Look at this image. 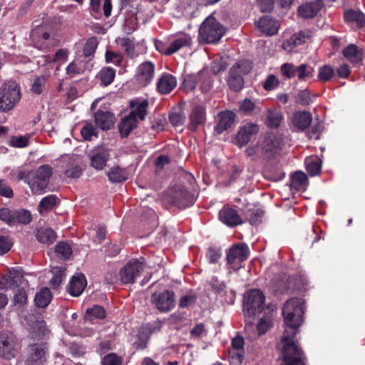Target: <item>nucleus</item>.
<instances>
[{
    "mask_svg": "<svg viewBox=\"0 0 365 365\" xmlns=\"http://www.w3.org/2000/svg\"><path fill=\"white\" fill-rule=\"evenodd\" d=\"M219 122L215 126V130L220 134L230 128L235 122V114L232 111H222L218 114Z\"/></svg>",
    "mask_w": 365,
    "mask_h": 365,
    "instance_id": "a878e982",
    "label": "nucleus"
},
{
    "mask_svg": "<svg viewBox=\"0 0 365 365\" xmlns=\"http://www.w3.org/2000/svg\"><path fill=\"white\" fill-rule=\"evenodd\" d=\"M272 282L277 290L282 292L290 287L291 278L287 277L285 273H280L274 277Z\"/></svg>",
    "mask_w": 365,
    "mask_h": 365,
    "instance_id": "e433bc0d",
    "label": "nucleus"
},
{
    "mask_svg": "<svg viewBox=\"0 0 365 365\" xmlns=\"http://www.w3.org/2000/svg\"><path fill=\"white\" fill-rule=\"evenodd\" d=\"M173 203L179 207H186L192 203L191 195L184 186L178 185L173 193Z\"/></svg>",
    "mask_w": 365,
    "mask_h": 365,
    "instance_id": "393cba45",
    "label": "nucleus"
},
{
    "mask_svg": "<svg viewBox=\"0 0 365 365\" xmlns=\"http://www.w3.org/2000/svg\"><path fill=\"white\" fill-rule=\"evenodd\" d=\"M152 301L160 311L169 312L175 307V294L170 291L155 293Z\"/></svg>",
    "mask_w": 365,
    "mask_h": 365,
    "instance_id": "f8f14e48",
    "label": "nucleus"
},
{
    "mask_svg": "<svg viewBox=\"0 0 365 365\" xmlns=\"http://www.w3.org/2000/svg\"><path fill=\"white\" fill-rule=\"evenodd\" d=\"M258 143L263 159H269L273 157L280 146L279 138L273 133H267Z\"/></svg>",
    "mask_w": 365,
    "mask_h": 365,
    "instance_id": "1a4fd4ad",
    "label": "nucleus"
},
{
    "mask_svg": "<svg viewBox=\"0 0 365 365\" xmlns=\"http://www.w3.org/2000/svg\"><path fill=\"white\" fill-rule=\"evenodd\" d=\"M312 120V114L307 111H296L291 118L292 126L299 130L306 129L311 124Z\"/></svg>",
    "mask_w": 365,
    "mask_h": 365,
    "instance_id": "a211bd4d",
    "label": "nucleus"
},
{
    "mask_svg": "<svg viewBox=\"0 0 365 365\" xmlns=\"http://www.w3.org/2000/svg\"><path fill=\"white\" fill-rule=\"evenodd\" d=\"M83 139L90 140L93 135H96V128L91 124L86 123L83 126L81 130Z\"/></svg>",
    "mask_w": 365,
    "mask_h": 365,
    "instance_id": "680f3d73",
    "label": "nucleus"
},
{
    "mask_svg": "<svg viewBox=\"0 0 365 365\" xmlns=\"http://www.w3.org/2000/svg\"><path fill=\"white\" fill-rule=\"evenodd\" d=\"M307 177L305 173L301 171L295 172L292 177L291 186L296 189L299 190L307 183Z\"/></svg>",
    "mask_w": 365,
    "mask_h": 365,
    "instance_id": "49530a36",
    "label": "nucleus"
},
{
    "mask_svg": "<svg viewBox=\"0 0 365 365\" xmlns=\"http://www.w3.org/2000/svg\"><path fill=\"white\" fill-rule=\"evenodd\" d=\"M115 76V71L110 67H104L98 73V76L104 86L110 85Z\"/></svg>",
    "mask_w": 365,
    "mask_h": 365,
    "instance_id": "ea45409f",
    "label": "nucleus"
},
{
    "mask_svg": "<svg viewBox=\"0 0 365 365\" xmlns=\"http://www.w3.org/2000/svg\"><path fill=\"white\" fill-rule=\"evenodd\" d=\"M48 349L44 343L32 344L28 347L27 365H43L46 361Z\"/></svg>",
    "mask_w": 365,
    "mask_h": 365,
    "instance_id": "6e6552de",
    "label": "nucleus"
},
{
    "mask_svg": "<svg viewBox=\"0 0 365 365\" xmlns=\"http://www.w3.org/2000/svg\"><path fill=\"white\" fill-rule=\"evenodd\" d=\"M185 119V115L180 113H173L169 115V120L174 127L182 125Z\"/></svg>",
    "mask_w": 365,
    "mask_h": 365,
    "instance_id": "0e129e2a",
    "label": "nucleus"
},
{
    "mask_svg": "<svg viewBox=\"0 0 365 365\" xmlns=\"http://www.w3.org/2000/svg\"><path fill=\"white\" fill-rule=\"evenodd\" d=\"M307 171L308 173L314 176L318 175L321 171V163L317 158H308L305 160Z\"/></svg>",
    "mask_w": 365,
    "mask_h": 365,
    "instance_id": "37998d69",
    "label": "nucleus"
},
{
    "mask_svg": "<svg viewBox=\"0 0 365 365\" xmlns=\"http://www.w3.org/2000/svg\"><path fill=\"white\" fill-rule=\"evenodd\" d=\"M205 120V109L202 106H195L190 115V129L195 130Z\"/></svg>",
    "mask_w": 365,
    "mask_h": 365,
    "instance_id": "bb28decb",
    "label": "nucleus"
},
{
    "mask_svg": "<svg viewBox=\"0 0 365 365\" xmlns=\"http://www.w3.org/2000/svg\"><path fill=\"white\" fill-rule=\"evenodd\" d=\"M282 119V114L279 110L270 108L267 111L266 124L270 128H276L279 126Z\"/></svg>",
    "mask_w": 365,
    "mask_h": 365,
    "instance_id": "473e14b6",
    "label": "nucleus"
},
{
    "mask_svg": "<svg viewBox=\"0 0 365 365\" xmlns=\"http://www.w3.org/2000/svg\"><path fill=\"white\" fill-rule=\"evenodd\" d=\"M21 98V88L14 81H9L0 86V110L8 112L14 109Z\"/></svg>",
    "mask_w": 365,
    "mask_h": 365,
    "instance_id": "7ed1b4c3",
    "label": "nucleus"
},
{
    "mask_svg": "<svg viewBox=\"0 0 365 365\" xmlns=\"http://www.w3.org/2000/svg\"><path fill=\"white\" fill-rule=\"evenodd\" d=\"M245 340L241 336H235L231 343V348L229 350V353L232 360L235 362L241 364L243 361L245 356Z\"/></svg>",
    "mask_w": 365,
    "mask_h": 365,
    "instance_id": "dca6fc26",
    "label": "nucleus"
},
{
    "mask_svg": "<svg viewBox=\"0 0 365 365\" xmlns=\"http://www.w3.org/2000/svg\"><path fill=\"white\" fill-rule=\"evenodd\" d=\"M46 328L41 322H37L29 330V337L34 340H39L45 335Z\"/></svg>",
    "mask_w": 365,
    "mask_h": 365,
    "instance_id": "8fccbe9b",
    "label": "nucleus"
},
{
    "mask_svg": "<svg viewBox=\"0 0 365 365\" xmlns=\"http://www.w3.org/2000/svg\"><path fill=\"white\" fill-rule=\"evenodd\" d=\"M313 68L307 64H301L295 67L294 77L297 76L299 80H304L306 78L312 76Z\"/></svg>",
    "mask_w": 365,
    "mask_h": 365,
    "instance_id": "3c124183",
    "label": "nucleus"
},
{
    "mask_svg": "<svg viewBox=\"0 0 365 365\" xmlns=\"http://www.w3.org/2000/svg\"><path fill=\"white\" fill-rule=\"evenodd\" d=\"M155 65L151 61L140 63L136 70V79L141 86H146L153 80L155 75Z\"/></svg>",
    "mask_w": 365,
    "mask_h": 365,
    "instance_id": "9b49d317",
    "label": "nucleus"
},
{
    "mask_svg": "<svg viewBox=\"0 0 365 365\" xmlns=\"http://www.w3.org/2000/svg\"><path fill=\"white\" fill-rule=\"evenodd\" d=\"M83 71V68L81 66V63L77 61H73L70 63L66 68V74L71 78L82 73Z\"/></svg>",
    "mask_w": 365,
    "mask_h": 365,
    "instance_id": "864d4df0",
    "label": "nucleus"
},
{
    "mask_svg": "<svg viewBox=\"0 0 365 365\" xmlns=\"http://www.w3.org/2000/svg\"><path fill=\"white\" fill-rule=\"evenodd\" d=\"M225 28L217 21L210 16L203 21L199 29V41L205 43H217L223 36Z\"/></svg>",
    "mask_w": 365,
    "mask_h": 365,
    "instance_id": "20e7f679",
    "label": "nucleus"
},
{
    "mask_svg": "<svg viewBox=\"0 0 365 365\" xmlns=\"http://www.w3.org/2000/svg\"><path fill=\"white\" fill-rule=\"evenodd\" d=\"M274 0H257V4L262 12L271 11L274 8Z\"/></svg>",
    "mask_w": 365,
    "mask_h": 365,
    "instance_id": "338daca9",
    "label": "nucleus"
},
{
    "mask_svg": "<svg viewBox=\"0 0 365 365\" xmlns=\"http://www.w3.org/2000/svg\"><path fill=\"white\" fill-rule=\"evenodd\" d=\"M304 309V301L300 298H292L284 305V331L277 345L282 351L283 365H304L302 351L294 340L302 324Z\"/></svg>",
    "mask_w": 365,
    "mask_h": 365,
    "instance_id": "f257e3e1",
    "label": "nucleus"
},
{
    "mask_svg": "<svg viewBox=\"0 0 365 365\" xmlns=\"http://www.w3.org/2000/svg\"><path fill=\"white\" fill-rule=\"evenodd\" d=\"M202 78V75L200 73L187 75L183 81V87L185 91H190L195 89Z\"/></svg>",
    "mask_w": 365,
    "mask_h": 365,
    "instance_id": "a19ab883",
    "label": "nucleus"
},
{
    "mask_svg": "<svg viewBox=\"0 0 365 365\" xmlns=\"http://www.w3.org/2000/svg\"><path fill=\"white\" fill-rule=\"evenodd\" d=\"M197 300V297L195 294H188L181 297L179 302V306L181 308H188L193 305Z\"/></svg>",
    "mask_w": 365,
    "mask_h": 365,
    "instance_id": "bf43d9fd",
    "label": "nucleus"
},
{
    "mask_svg": "<svg viewBox=\"0 0 365 365\" xmlns=\"http://www.w3.org/2000/svg\"><path fill=\"white\" fill-rule=\"evenodd\" d=\"M344 56L351 63H358L363 59L361 51L355 44H349L343 51Z\"/></svg>",
    "mask_w": 365,
    "mask_h": 365,
    "instance_id": "7c9ffc66",
    "label": "nucleus"
},
{
    "mask_svg": "<svg viewBox=\"0 0 365 365\" xmlns=\"http://www.w3.org/2000/svg\"><path fill=\"white\" fill-rule=\"evenodd\" d=\"M23 281V275L20 270L12 269L7 275L2 277L0 281L1 289H9L14 286L21 284Z\"/></svg>",
    "mask_w": 365,
    "mask_h": 365,
    "instance_id": "6ab92c4d",
    "label": "nucleus"
},
{
    "mask_svg": "<svg viewBox=\"0 0 365 365\" xmlns=\"http://www.w3.org/2000/svg\"><path fill=\"white\" fill-rule=\"evenodd\" d=\"M66 269L63 267H56L52 269L53 277L50 280V285L54 289L59 286L65 276Z\"/></svg>",
    "mask_w": 365,
    "mask_h": 365,
    "instance_id": "79ce46f5",
    "label": "nucleus"
},
{
    "mask_svg": "<svg viewBox=\"0 0 365 365\" xmlns=\"http://www.w3.org/2000/svg\"><path fill=\"white\" fill-rule=\"evenodd\" d=\"M148 101L146 99L135 98L130 101V107L131 111L129 113L130 116L140 120H144L148 114Z\"/></svg>",
    "mask_w": 365,
    "mask_h": 365,
    "instance_id": "2eb2a0df",
    "label": "nucleus"
},
{
    "mask_svg": "<svg viewBox=\"0 0 365 365\" xmlns=\"http://www.w3.org/2000/svg\"><path fill=\"white\" fill-rule=\"evenodd\" d=\"M240 110L245 114H250L255 108V103L250 99L245 98L239 103Z\"/></svg>",
    "mask_w": 365,
    "mask_h": 365,
    "instance_id": "4d7b16f0",
    "label": "nucleus"
},
{
    "mask_svg": "<svg viewBox=\"0 0 365 365\" xmlns=\"http://www.w3.org/2000/svg\"><path fill=\"white\" fill-rule=\"evenodd\" d=\"M177 86L176 78L169 73H163L158 79L157 89L161 94L170 93Z\"/></svg>",
    "mask_w": 365,
    "mask_h": 365,
    "instance_id": "5701e85b",
    "label": "nucleus"
},
{
    "mask_svg": "<svg viewBox=\"0 0 365 365\" xmlns=\"http://www.w3.org/2000/svg\"><path fill=\"white\" fill-rule=\"evenodd\" d=\"M98 45V41L96 37L93 36L88 38L83 47V56L85 57H90L93 56L96 52Z\"/></svg>",
    "mask_w": 365,
    "mask_h": 365,
    "instance_id": "de8ad7c7",
    "label": "nucleus"
},
{
    "mask_svg": "<svg viewBox=\"0 0 365 365\" xmlns=\"http://www.w3.org/2000/svg\"><path fill=\"white\" fill-rule=\"evenodd\" d=\"M48 88V77L41 75L35 77L31 84L30 91L35 95H41Z\"/></svg>",
    "mask_w": 365,
    "mask_h": 365,
    "instance_id": "c756f323",
    "label": "nucleus"
},
{
    "mask_svg": "<svg viewBox=\"0 0 365 365\" xmlns=\"http://www.w3.org/2000/svg\"><path fill=\"white\" fill-rule=\"evenodd\" d=\"M334 68L329 65H324L319 68L317 78L320 81H329L334 75Z\"/></svg>",
    "mask_w": 365,
    "mask_h": 365,
    "instance_id": "a18cd8bd",
    "label": "nucleus"
},
{
    "mask_svg": "<svg viewBox=\"0 0 365 365\" xmlns=\"http://www.w3.org/2000/svg\"><path fill=\"white\" fill-rule=\"evenodd\" d=\"M259 131L258 125L255 123H249L242 126L236 137L237 145L243 146L251 139V137Z\"/></svg>",
    "mask_w": 365,
    "mask_h": 365,
    "instance_id": "f3484780",
    "label": "nucleus"
},
{
    "mask_svg": "<svg viewBox=\"0 0 365 365\" xmlns=\"http://www.w3.org/2000/svg\"><path fill=\"white\" fill-rule=\"evenodd\" d=\"M56 237L55 232L51 228L39 229L36 232V238L41 243H52Z\"/></svg>",
    "mask_w": 365,
    "mask_h": 365,
    "instance_id": "4c0bfd02",
    "label": "nucleus"
},
{
    "mask_svg": "<svg viewBox=\"0 0 365 365\" xmlns=\"http://www.w3.org/2000/svg\"><path fill=\"white\" fill-rule=\"evenodd\" d=\"M31 37L32 41L35 43V46L38 48H43L45 45L43 43L38 44V42L36 41L38 37H41L43 40H47L50 37V34L47 32L42 33L39 29L32 31L31 34Z\"/></svg>",
    "mask_w": 365,
    "mask_h": 365,
    "instance_id": "6e6d98bb",
    "label": "nucleus"
},
{
    "mask_svg": "<svg viewBox=\"0 0 365 365\" xmlns=\"http://www.w3.org/2000/svg\"><path fill=\"white\" fill-rule=\"evenodd\" d=\"M138 120L136 118L130 116L128 114L121 119L118 124V129L122 137H127L130 132L137 127Z\"/></svg>",
    "mask_w": 365,
    "mask_h": 365,
    "instance_id": "cd10ccee",
    "label": "nucleus"
},
{
    "mask_svg": "<svg viewBox=\"0 0 365 365\" xmlns=\"http://www.w3.org/2000/svg\"><path fill=\"white\" fill-rule=\"evenodd\" d=\"M86 285L87 281L84 274L76 273L71 277L66 289L71 296L79 297L84 291Z\"/></svg>",
    "mask_w": 365,
    "mask_h": 365,
    "instance_id": "4468645a",
    "label": "nucleus"
},
{
    "mask_svg": "<svg viewBox=\"0 0 365 365\" xmlns=\"http://www.w3.org/2000/svg\"><path fill=\"white\" fill-rule=\"evenodd\" d=\"M95 123L97 127L106 130L112 128L114 123V116L108 111L98 110L94 114Z\"/></svg>",
    "mask_w": 365,
    "mask_h": 365,
    "instance_id": "b1692460",
    "label": "nucleus"
},
{
    "mask_svg": "<svg viewBox=\"0 0 365 365\" xmlns=\"http://www.w3.org/2000/svg\"><path fill=\"white\" fill-rule=\"evenodd\" d=\"M310 37L311 32L309 31H300L290 38L289 43L294 46H298L306 43Z\"/></svg>",
    "mask_w": 365,
    "mask_h": 365,
    "instance_id": "c03bdc74",
    "label": "nucleus"
},
{
    "mask_svg": "<svg viewBox=\"0 0 365 365\" xmlns=\"http://www.w3.org/2000/svg\"><path fill=\"white\" fill-rule=\"evenodd\" d=\"M52 294L50 289L47 287L42 288L35 297V304L39 307H46L50 303Z\"/></svg>",
    "mask_w": 365,
    "mask_h": 365,
    "instance_id": "72a5a7b5",
    "label": "nucleus"
},
{
    "mask_svg": "<svg viewBox=\"0 0 365 365\" xmlns=\"http://www.w3.org/2000/svg\"><path fill=\"white\" fill-rule=\"evenodd\" d=\"M264 301L265 297L259 289H252L245 292L243 302V311L245 316L251 317L265 310ZM274 305H268L266 308L267 314L274 312Z\"/></svg>",
    "mask_w": 365,
    "mask_h": 365,
    "instance_id": "f03ea898",
    "label": "nucleus"
},
{
    "mask_svg": "<svg viewBox=\"0 0 365 365\" xmlns=\"http://www.w3.org/2000/svg\"><path fill=\"white\" fill-rule=\"evenodd\" d=\"M58 197L55 195H49L41 199L38 206L40 213L51 210L57 203Z\"/></svg>",
    "mask_w": 365,
    "mask_h": 365,
    "instance_id": "58836bf2",
    "label": "nucleus"
},
{
    "mask_svg": "<svg viewBox=\"0 0 365 365\" xmlns=\"http://www.w3.org/2000/svg\"><path fill=\"white\" fill-rule=\"evenodd\" d=\"M15 354L14 336L9 332H1L0 355L6 359H11L15 356Z\"/></svg>",
    "mask_w": 365,
    "mask_h": 365,
    "instance_id": "ddd939ff",
    "label": "nucleus"
},
{
    "mask_svg": "<svg viewBox=\"0 0 365 365\" xmlns=\"http://www.w3.org/2000/svg\"><path fill=\"white\" fill-rule=\"evenodd\" d=\"M106 230L105 227L101 225L96 228L91 229L87 235L93 238L95 243H100L106 237Z\"/></svg>",
    "mask_w": 365,
    "mask_h": 365,
    "instance_id": "09e8293b",
    "label": "nucleus"
},
{
    "mask_svg": "<svg viewBox=\"0 0 365 365\" xmlns=\"http://www.w3.org/2000/svg\"><path fill=\"white\" fill-rule=\"evenodd\" d=\"M105 58L106 63H113L116 66H120L123 61V55L120 53L108 50L106 52Z\"/></svg>",
    "mask_w": 365,
    "mask_h": 365,
    "instance_id": "5fc2aeb1",
    "label": "nucleus"
},
{
    "mask_svg": "<svg viewBox=\"0 0 365 365\" xmlns=\"http://www.w3.org/2000/svg\"><path fill=\"white\" fill-rule=\"evenodd\" d=\"M89 158L91 166L97 170H101L110 160V150L105 146L96 147L91 150Z\"/></svg>",
    "mask_w": 365,
    "mask_h": 365,
    "instance_id": "9d476101",
    "label": "nucleus"
},
{
    "mask_svg": "<svg viewBox=\"0 0 365 365\" xmlns=\"http://www.w3.org/2000/svg\"><path fill=\"white\" fill-rule=\"evenodd\" d=\"M106 317L104 308L99 305H95L86 310V317L92 320L93 318L103 319Z\"/></svg>",
    "mask_w": 365,
    "mask_h": 365,
    "instance_id": "603ef678",
    "label": "nucleus"
},
{
    "mask_svg": "<svg viewBox=\"0 0 365 365\" xmlns=\"http://www.w3.org/2000/svg\"><path fill=\"white\" fill-rule=\"evenodd\" d=\"M324 6L322 0H317L306 3L300 6L298 9L299 15L304 19H311L314 17Z\"/></svg>",
    "mask_w": 365,
    "mask_h": 365,
    "instance_id": "412c9836",
    "label": "nucleus"
},
{
    "mask_svg": "<svg viewBox=\"0 0 365 365\" xmlns=\"http://www.w3.org/2000/svg\"><path fill=\"white\" fill-rule=\"evenodd\" d=\"M27 302V294L24 289H17L14 293L13 304L23 305Z\"/></svg>",
    "mask_w": 365,
    "mask_h": 365,
    "instance_id": "052dcab7",
    "label": "nucleus"
},
{
    "mask_svg": "<svg viewBox=\"0 0 365 365\" xmlns=\"http://www.w3.org/2000/svg\"><path fill=\"white\" fill-rule=\"evenodd\" d=\"M252 69L251 64L247 61H240L233 65L229 71L227 84L234 91H240L244 87L243 76L247 74Z\"/></svg>",
    "mask_w": 365,
    "mask_h": 365,
    "instance_id": "423d86ee",
    "label": "nucleus"
},
{
    "mask_svg": "<svg viewBox=\"0 0 365 365\" xmlns=\"http://www.w3.org/2000/svg\"><path fill=\"white\" fill-rule=\"evenodd\" d=\"M227 66V63L223 58H220V60L215 61L212 63L211 71L214 74H217L220 72L225 71Z\"/></svg>",
    "mask_w": 365,
    "mask_h": 365,
    "instance_id": "69168bd1",
    "label": "nucleus"
},
{
    "mask_svg": "<svg viewBox=\"0 0 365 365\" xmlns=\"http://www.w3.org/2000/svg\"><path fill=\"white\" fill-rule=\"evenodd\" d=\"M121 359L115 354H109L102 359L103 365H121Z\"/></svg>",
    "mask_w": 365,
    "mask_h": 365,
    "instance_id": "e2e57ef3",
    "label": "nucleus"
},
{
    "mask_svg": "<svg viewBox=\"0 0 365 365\" xmlns=\"http://www.w3.org/2000/svg\"><path fill=\"white\" fill-rule=\"evenodd\" d=\"M52 174V168L48 165H41L37 170L28 173L27 183L33 194H43L48 185Z\"/></svg>",
    "mask_w": 365,
    "mask_h": 365,
    "instance_id": "39448f33",
    "label": "nucleus"
},
{
    "mask_svg": "<svg viewBox=\"0 0 365 365\" xmlns=\"http://www.w3.org/2000/svg\"><path fill=\"white\" fill-rule=\"evenodd\" d=\"M191 43V37L186 34H182L174 39L170 46H168V50L167 51V55H171L180 48L189 46Z\"/></svg>",
    "mask_w": 365,
    "mask_h": 365,
    "instance_id": "c85d7f7f",
    "label": "nucleus"
},
{
    "mask_svg": "<svg viewBox=\"0 0 365 365\" xmlns=\"http://www.w3.org/2000/svg\"><path fill=\"white\" fill-rule=\"evenodd\" d=\"M29 138L27 136L13 137L10 140V144L16 148H24L28 145Z\"/></svg>",
    "mask_w": 365,
    "mask_h": 365,
    "instance_id": "774afa93",
    "label": "nucleus"
},
{
    "mask_svg": "<svg viewBox=\"0 0 365 365\" xmlns=\"http://www.w3.org/2000/svg\"><path fill=\"white\" fill-rule=\"evenodd\" d=\"M264 212L261 209H255L252 211L249 216V222L253 226H257L261 223Z\"/></svg>",
    "mask_w": 365,
    "mask_h": 365,
    "instance_id": "13d9d810",
    "label": "nucleus"
},
{
    "mask_svg": "<svg viewBox=\"0 0 365 365\" xmlns=\"http://www.w3.org/2000/svg\"><path fill=\"white\" fill-rule=\"evenodd\" d=\"M220 220L230 227H234L242 223V220L236 210L224 207L219 212Z\"/></svg>",
    "mask_w": 365,
    "mask_h": 365,
    "instance_id": "4be33fe9",
    "label": "nucleus"
},
{
    "mask_svg": "<svg viewBox=\"0 0 365 365\" xmlns=\"http://www.w3.org/2000/svg\"><path fill=\"white\" fill-rule=\"evenodd\" d=\"M259 30L268 36L274 35L279 28L277 21L269 16H264L256 22Z\"/></svg>",
    "mask_w": 365,
    "mask_h": 365,
    "instance_id": "aec40b11",
    "label": "nucleus"
},
{
    "mask_svg": "<svg viewBox=\"0 0 365 365\" xmlns=\"http://www.w3.org/2000/svg\"><path fill=\"white\" fill-rule=\"evenodd\" d=\"M109 180L114 183L125 181L128 179V173L125 169L118 166L111 168L107 173Z\"/></svg>",
    "mask_w": 365,
    "mask_h": 365,
    "instance_id": "2f4dec72",
    "label": "nucleus"
},
{
    "mask_svg": "<svg viewBox=\"0 0 365 365\" xmlns=\"http://www.w3.org/2000/svg\"><path fill=\"white\" fill-rule=\"evenodd\" d=\"M150 268L144 258L129 261L120 270V280L124 284L134 283L140 274Z\"/></svg>",
    "mask_w": 365,
    "mask_h": 365,
    "instance_id": "0eeeda50",
    "label": "nucleus"
},
{
    "mask_svg": "<svg viewBox=\"0 0 365 365\" xmlns=\"http://www.w3.org/2000/svg\"><path fill=\"white\" fill-rule=\"evenodd\" d=\"M116 42L124 49L128 57L133 58L138 56L135 49V43L132 39L127 37L119 38L116 39Z\"/></svg>",
    "mask_w": 365,
    "mask_h": 365,
    "instance_id": "f704fd0d",
    "label": "nucleus"
},
{
    "mask_svg": "<svg viewBox=\"0 0 365 365\" xmlns=\"http://www.w3.org/2000/svg\"><path fill=\"white\" fill-rule=\"evenodd\" d=\"M344 17L346 22H356L360 27L365 24V16L360 11L346 10L344 11Z\"/></svg>",
    "mask_w": 365,
    "mask_h": 365,
    "instance_id": "c9c22d12",
    "label": "nucleus"
}]
</instances>
